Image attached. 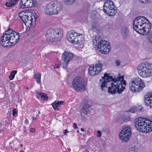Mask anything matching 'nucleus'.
Segmentation results:
<instances>
[{
	"instance_id": "obj_33",
	"label": "nucleus",
	"mask_w": 152,
	"mask_h": 152,
	"mask_svg": "<svg viewBox=\"0 0 152 152\" xmlns=\"http://www.w3.org/2000/svg\"><path fill=\"white\" fill-rule=\"evenodd\" d=\"M129 152H140V151L137 148L134 147L130 149Z\"/></svg>"
},
{
	"instance_id": "obj_53",
	"label": "nucleus",
	"mask_w": 152,
	"mask_h": 152,
	"mask_svg": "<svg viewBox=\"0 0 152 152\" xmlns=\"http://www.w3.org/2000/svg\"><path fill=\"white\" fill-rule=\"evenodd\" d=\"M27 89H28V87H27Z\"/></svg>"
},
{
	"instance_id": "obj_1",
	"label": "nucleus",
	"mask_w": 152,
	"mask_h": 152,
	"mask_svg": "<svg viewBox=\"0 0 152 152\" xmlns=\"http://www.w3.org/2000/svg\"><path fill=\"white\" fill-rule=\"evenodd\" d=\"M133 26L134 30L142 35L148 34L151 28V23L146 18L142 16H139L135 18Z\"/></svg>"
},
{
	"instance_id": "obj_38",
	"label": "nucleus",
	"mask_w": 152,
	"mask_h": 152,
	"mask_svg": "<svg viewBox=\"0 0 152 152\" xmlns=\"http://www.w3.org/2000/svg\"><path fill=\"white\" fill-rule=\"evenodd\" d=\"M116 65L117 66H119L121 64V62L119 60H116L115 62Z\"/></svg>"
},
{
	"instance_id": "obj_48",
	"label": "nucleus",
	"mask_w": 152,
	"mask_h": 152,
	"mask_svg": "<svg viewBox=\"0 0 152 152\" xmlns=\"http://www.w3.org/2000/svg\"><path fill=\"white\" fill-rule=\"evenodd\" d=\"M81 130L82 131H84V129L83 128H81Z\"/></svg>"
},
{
	"instance_id": "obj_26",
	"label": "nucleus",
	"mask_w": 152,
	"mask_h": 152,
	"mask_svg": "<svg viewBox=\"0 0 152 152\" xmlns=\"http://www.w3.org/2000/svg\"><path fill=\"white\" fill-rule=\"evenodd\" d=\"M37 95L39 98H41V99L43 100H45L46 99V100L48 99V97L47 96V95L43 93L38 92L37 93Z\"/></svg>"
},
{
	"instance_id": "obj_12",
	"label": "nucleus",
	"mask_w": 152,
	"mask_h": 152,
	"mask_svg": "<svg viewBox=\"0 0 152 152\" xmlns=\"http://www.w3.org/2000/svg\"><path fill=\"white\" fill-rule=\"evenodd\" d=\"M98 50L100 53L106 54L108 53L110 50V45L105 40H102L98 42Z\"/></svg>"
},
{
	"instance_id": "obj_14",
	"label": "nucleus",
	"mask_w": 152,
	"mask_h": 152,
	"mask_svg": "<svg viewBox=\"0 0 152 152\" xmlns=\"http://www.w3.org/2000/svg\"><path fill=\"white\" fill-rule=\"evenodd\" d=\"M36 3L33 0H21L19 8H31L35 6Z\"/></svg>"
},
{
	"instance_id": "obj_40",
	"label": "nucleus",
	"mask_w": 152,
	"mask_h": 152,
	"mask_svg": "<svg viewBox=\"0 0 152 152\" xmlns=\"http://www.w3.org/2000/svg\"><path fill=\"white\" fill-rule=\"evenodd\" d=\"M97 133L98 134L97 135V136L100 137L101 135V132L100 131H98Z\"/></svg>"
},
{
	"instance_id": "obj_8",
	"label": "nucleus",
	"mask_w": 152,
	"mask_h": 152,
	"mask_svg": "<svg viewBox=\"0 0 152 152\" xmlns=\"http://www.w3.org/2000/svg\"><path fill=\"white\" fill-rule=\"evenodd\" d=\"M145 86L144 81L139 77L133 78L129 84L130 90L133 92H141Z\"/></svg>"
},
{
	"instance_id": "obj_7",
	"label": "nucleus",
	"mask_w": 152,
	"mask_h": 152,
	"mask_svg": "<svg viewBox=\"0 0 152 152\" xmlns=\"http://www.w3.org/2000/svg\"><path fill=\"white\" fill-rule=\"evenodd\" d=\"M139 75L143 77H148L152 76V64L145 62L139 64L137 68Z\"/></svg>"
},
{
	"instance_id": "obj_18",
	"label": "nucleus",
	"mask_w": 152,
	"mask_h": 152,
	"mask_svg": "<svg viewBox=\"0 0 152 152\" xmlns=\"http://www.w3.org/2000/svg\"><path fill=\"white\" fill-rule=\"evenodd\" d=\"M113 78L117 83H119V81L121 83L120 84H118V86L120 88H123L124 91L125 88V86L126 84V81L124 80V76H118L116 78Z\"/></svg>"
},
{
	"instance_id": "obj_29",
	"label": "nucleus",
	"mask_w": 152,
	"mask_h": 152,
	"mask_svg": "<svg viewBox=\"0 0 152 152\" xmlns=\"http://www.w3.org/2000/svg\"><path fill=\"white\" fill-rule=\"evenodd\" d=\"M17 73L16 70L13 71H12L9 76V78L10 80H12L15 77V75Z\"/></svg>"
},
{
	"instance_id": "obj_52",
	"label": "nucleus",
	"mask_w": 152,
	"mask_h": 152,
	"mask_svg": "<svg viewBox=\"0 0 152 152\" xmlns=\"http://www.w3.org/2000/svg\"><path fill=\"white\" fill-rule=\"evenodd\" d=\"M102 80L101 79L100 80V81H101Z\"/></svg>"
},
{
	"instance_id": "obj_36",
	"label": "nucleus",
	"mask_w": 152,
	"mask_h": 152,
	"mask_svg": "<svg viewBox=\"0 0 152 152\" xmlns=\"http://www.w3.org/2000/svg\"><path fill=\"white\" fill-rule=\"evenodd\" d=\"M12 115L14 116H16L18 115V111L15 108H14L13 109L12 111Z\"/></svg>"
},
{
	"instance_id": "obj_5",
	"label": "nucleus",
	"mask_w": 152,
	"mask_h": 152,
	"mask_svg": "<svg viewBox=\"0 0 152 152\" xmlns=\"http://www.w3.org/2000/svg\"><path fill=\"white\" fill-rule=\"evenodd\" d=\"M63 36V31L58 28L50 29L47 31L46 34L47 40L50 44L60 41Z\"/></svg>"
},
{
	"instance_id": "obj_16",
	"label": "nucleus",
	"mask_w": 152,
	"mask_h": 152,
	"mask_svg": "<svg viewBox=\"0 0 152 152\" xmlns=\"http://www.w3.org/2000/svg\"><path fill=\"white\" fill-rule=\"evenodd\" d=\"M77 33L73 30L69 31L67 35V39L71 43L76 44V41L77 39V36H78Z\"/></svg>"
},
{
	"instance_id": "obj_25",
	"label": "nucleus",
	"mask_w": 152,
	"mask_h": 152,
	"mask_svg": "<svg viewBox=\"0 0 152 152\" xmlns=\"http://www.w3.org/2000/svg\"><path fill=\"white\" fill-rule=\"evenodd\" d=\"M99 29V26L98 23L96 22H92L91 25V29L94 32L98 31Z\"/></svg>"
},
{
	"instance_id": "obj_23",
	"label": "nucleus",
	"mask_w": 152,
	"mask_h": 152,
	"mask_svg": "<svg viewBox=\"0 0 152 152\" xmlns=\"http://www.w3.org/2000/svg\"><path fill=\"white\" fill-rule=\"evenodd\" d=\"M88 72L89 74L91 75L94 76L98 74L99 73L96 71L94 68V65H93L92 66L90 67L88 69Z\"/></svg>"
},
{
	"instance_id": "obj_31",
	"label": "nucleus",
	"mask_w": 152,
	"mask_h": 152,
	"mask_svg": "<svg viewBox=\"0 0 152 152\" xmlns=\"http://www.w3.org/2000/svg\"><path fill=\"white\" fill-rule=\"evenodd\" d=\"M97 38L95 36H93L92 37V44L94 45H96L98 41L97 40Z\"/></svg>"
},
{
	"instance_id": "obj_3",
	"label": "nucleus",
	"mask_w": 152,
	"mask_h": 152,
	"mask_svg": "<svg viewBox=\"0 0 152 152\" xmlns=\"http://www.w3.org/2000/svg\"><path fill=\"white\" fill-rule=\"evenodd\" d=\"M20 37L19 33L9 28L1 37L0 43L4 47H6L9 43L12 45L16 44L19 40Z\"/></svg>"
},
{
	"instance_id": "obj_13",
	"label": "nucleus",
	"mask_w": 152,
	"mask_h": 152,
	"mask_svg": "<svg viewBox=\"0 0 152 152\" xmlns=\"http://www.w3.org/2000/svg\"><path fill=\"white\" fill-rule=\"evenodd\" d=\"M73 57V54L69 52L66 51L63 53L62 59L64 61L62 66L63 68H65L67 67L68 63L72 59Z\"/></svg>"
},
{
	"instance_id": "obj_45",
	"label": "nucleus",
	"mask_w": 152,
	"mask_h": 152,
	"mask_svg": "<svg viewBox=\"0 0 152 152\" xmlns=\"http://www.w3.org/2000/svg\"><path fill=\"white\" fill-rule=\"evenodd\" d=\"M37 120V118L36 117H33L32 120L33 121H36Z\"/></svg>"
},
{
	"instance_id": "obj_2",
	"label": "nucleus",
	"mask_w": 152,
	"mask_h": 152,
	"mask_svg": "<svg viewBox=\"0 0 152 152\" xmlns=\"http://www.w3.org/2000/svg\"><path fill=\"white\" fill-rule=\"evenodd\" d=\"M103 79L105 80L102 81L101 83V87L102 91H104L107 88V82L112 81L111 83V86L108 87V92L109 93L112 94H115L116 91L119 94H120L123 91V88H120L118 86V84H120V82L119 81V83H116V81L115 80L113 77L110 76L107 73H105L104 77H102Z\"/></svg>"
},
{
	"instance_id": "obj_32",
	"label": "nucleus",
	"mask_w": 152,
	"mask_h": 152,
	"mask_svg": "<svg viewBox=\"0 0 152 152\" xmlns=\"http://www.w3.org/2000/svg\"><path fill=\"white\" fill-rule=\"evenodd\" d=\"M128 29L126 27H123L121 29V32L123 35H125L127 32Z\"/></svg>"
},
{
	"instance_id": "obj_11",
	"label": "nucleus",
	"mask_w": 152,
	"mask_h": 152,
	"mask_svg": "<svg viewBox=\"0 0 152 152\" xmlns=\"http://www.w3.org/2000/svg\"><path fill=\"white\" fill-rule=\"evenodd\" d=\"M131 128L130 126H125L123 127L121 131L119 134V138L124 142L129 140L132 134Z\"/></svg>"
},
{
	"instance_id": "obj_24",
	"label": "nucleus",
	"mask_w": 152,
	"mask_h": 152,
	"mask_svg": "<svg viewBox=\"0 0 152 152\" xmlns=\"http://www.w3.org/2000/svg\"><path fill=\"white\" fill-rule=\"evenodd\" d=\"M103 66L102 63L100 61H98L94 65V68L99 73L102 71Z\"/></svg>"
},
{
	"instance_id": "obj_20",
	"label": "nucleus",
	"mask_w": 152,
	"mask_h": 152,
	"mask_svg": "<svg viewBox=\"0 0 152 152\" xmlns=\"http://www.w3.org/2000/svg\"><path fill=\"white\" fill-rule=\"evenodd\" d=\"M144 102L146 105L152 107V93H148L144 97Z\"/></svg>"
},
{
	"instance_id": "obj_37",
	"label": "nucleus",
	"mask_w": 152,
	"mask_h": 152,
	"mask_svg": "<svg viewBox=\"0 0 152 152\" xmlns=\"http://www.w3.org/2000/svg\"><path fill=\"white\" fill-rule=\"evenodd\" d=\"M142 108H143L142 107L139 106L138 108L136 109V111L138 112H141L142 111Z\"/></svg>"
},
{
	"instance_id": "obj_49",
	"label": "nucleus",
	"mask_w": 152,
	"mask_h": 152,
	"mask_svg": "<svg viewBox=\"0 0 152 152\" xmlns=\"http://www.w3.org/2000/svg\"><path fill=\"white\" fill-rule=\"evenodd\" d=\"M20 145V147H23V145L22 144H21V145Z\"/></svg>"
},
{
	"instance_id": "obj_35",
	"label": "nucleus",
	"mask_w": 152,
	"mask_h": 152,
	"mask_svg": "<svg viewBox=\"0 0 152 152\" xmlns=\"http://www.w3.org/2000/svg\"><path fill=\"white\" fill-rule=\"evenodd\" d=\"M140 1L142 3L147 4L151 2V0H140Z\"/></svg>"
},
{
	"instance_id": "obj_28",
	"label": "nucleus",
	"mask_w": 152,
	"mask_h": 152,
	"mask_svg": "<svg viewBox=\"0 0 152 152\" xmlns=\"http://www.w3.org/2000/svg\"><path fill=\"white\" fill-rule=\"evenodd\" d=\"M16 3L12 0H8L6 2L5 5L8 7H11L15 4Z\"/></svg>"
},
{
	"instance_id": "obj_44",
	"label": "nucleus",
	"mask_w": 152,
	"mask_h": 152,
	"mask_svg": "<svg viewBox=\"0 0 152 152\" xmlns=\"http://www.w3.org/2000/svg\"><path fill=\"white\" fill-rule=\"evenodd\" d=\"M129 111L131 112V113H134L136 112V110H134L133 109H130L129 110Z\"/></svg>"
},
{
	"instance_id": "obj_17",
	"label": "nucleus",
	"mask_w": 152,
	"mask_h": 152,
	"mask_svg": "<svg viewBox=\"0 0 152 152\" xmlns=\"http://www.w3.org/2000/svg\"><path fill=\"white\" fill-rule=\"evenodd\" d=\"M89 101L88 99H84L83 101L82 111L86 115L89 112L91 105L89 104Z\"/></svg>"
},
{
	"instance_id": "obj_21",
	"label": "nucleus",
	"mask_w": 152,
	"mask_h": 152,
	"mask_svg": "<svg viewBox=\"0 0 152 152\" xmlns=\"http://www.w3.org/2000/svg\"><path fill=\"white\" fill-rule=\"evenodd\" d=\"M77 38L76 41V44L78 45H81L83 43L84 39V35L82 34H78Z\"/></svg>"
},
{
	"instance_id": "obj_41",
	"label": "nucleus",
	"mask_w": 152,
	"mask_h": 152,
	"mask_svg": "<svg viewBox=\"0 0 152 152\" xmlns=\"http://www.w3.org/2000/svg\"><path fill=\"white\" fill-rule=\"evenodd\" d=\"M35 129L34 128H31L30 130V132L31 133H34L35 132Z\"/></svg>"
},
{
	"instance_id": "obj_43",
	"label": "nucleus",
	"mask_w": 152,
	"mask_h": 152,
	"mask_svg": "<svg viewBox=\"0 0 152 152\" xmlns=\"http://www.w3.org/2000/svg\"><path fill=\"white\" fill-rule=\"evenodd\" d=\"M73 127L75 128V129H77V124L75 123H74L73 124Z\"/></svg>"
},
{
	"instance_id": "obj_42",
	"label": "nucleus",
	"mask_w": 152,
	"mask_h": 152,
	"mask_svg": "<svg viewBox=\"0 0 152 152\" xmlns=\"http://www.w3.org/2000/svg\"><path fill=\"white\" fill-rule=\"evenodd\" d=\"M25 124L26 125H28L29 124L28 120L27 119H26L25 121Z\"/></svg>"
},
{
	"instance_id": "obj_22",
	"label": "nucleus",
	"mask_w": 152,
	"mask_h": 152,
	"mask_svg": "<svg viewBox=\"0 0 152 152\" xmlns=\"http://www.w3.org/2000/svg\"><path fill=\"white\" fill-rule=\"evenodd\" d=\"M64 103V102L62 101H56L52 103V105L55 110H59L58 107H60Z\"/></svg>"
},
{
	"instance_id": "obj_15",
	"label": "nucleus",
	"mask_w": 152,
	"mask_h": 152,
	"mask_svg": "<svg viewBox=\"0 0 152 152\" xmlns=\"http://www.w3.org/2000/svg\"><path fill=\"white\" fill-rule=\"evenodd\" d=\"M36 16L37 14L35 13L31 14L29 16L28 20H27V22H26L25 25L30 27L35 26L36 23Z\"/></svg>"
},
{
	"instance_id": "obj_4",
	"label": "nucleus",
	"mask_w": 152,
	"mask_h": 152,
	"mask_svg": "<svg viewBox=\"0 0 152 152\" xmlns=\"http://www.w3.org/2000/svg\"><path fill=\"white\" fill-rule=\"evenodd\" d=\"M134 125L139 131L144 133H148L152 131V121L147 118L141 117L135 119Z\"/></svg>"
},
{
	"instance_id": "obj_46",
	"label": "nucleus",
	"mask_w": 152,
	"mask_h": 152,
	"mask_svg": "<svg viewBox=\"0 0 152 152\" xmlns=\"http://www.w3.org/2000/svg\"><path fill=\"white\" fill-rule=\"evenodd\" d=\"M59 67H60V66L59 65H57L56 66H55L54 67V68H58Z\"/></svg>"
},
{
	"instance_id": "obj_47",
	"label": "nucleus",
	"mask_w": 152,
	"mask_h": 152,
	"mask_svg": "<svg viewBox=\"0 0 152 152\" xmlns=\"http://www.w3.org/2000/svg\"><path fill=\"white\" fill-rule=\"evenodd\" d=\"M83 152H89L88 151V150H84L83 151Z\"/></svg>"
},
{
	"instance_id": "obj_27",
	"label": "nucleus",
	"mask_w": 152,
	"mask_h": 152,
	"mask_svg": "<svg viewBox=\"0 0 152 152\" xmlns=\"http://www.w3.org/2000/svg\"><path fill=\"white\" fill-rule=\"evenodd\" d=\"M34 78L36 80L38 83H40L41 81V74L39 73H37L34 75Z\"/></svg>"
},
{
	"instance_id": "obj_19",
	"label": "nucleus",
	"mask_w": 152,
	"mask_h": 152,
	"mask_svg": "<svg viewBox=\"0 0 152 152\" xmlns=\"http://www.w3.org/2000/svg\"><path fill=\"white\" fill-rule=\"evenodd\" d=\"M29 15L30 14H28L27 11H23L19 13L18 15L19 17L21 18L25 25L27 22V20H28V19Z\"/></svg>"
},
{
	"instance_id": "obj_50",
	"label": "nucleus",
	"mask_w": 152,
	"mask_h": 152,
	"mask_svg": "<svg viewBox=\"0 0 152 152\" xmlns=\"http://www.w3.org/2000/svg\"><path fill=\"white\" fill-rule=\"evenodd\" d=\"M20 152H24V151H20Z\"/></svg>"
},
{
	"instance_id": "obj_30",
	"label": "nucleus",
	"mask_w": 152,
	"mask_h": 152,
	"mask_svg": "<svg viewBox=\"0 0 152 152\" xmlns=\"http://www.w3.org/2000/svg\"><path fill=\"white\" fill-rule=\"evenodd\" d=\"M75 0H64L65 4L67 5H69L73 4Z\"/></svg>"
},
{
	"instance_id": "obj_39",
	"label": "nucleus",
	"mask_w": 152,
	"mask_h": 152,
	"mask_svg": "<svg viewBox=\"0 0 152 152\" xmlns=\"http://www.w3.org/2000/svg\"><path fill=\"white\" fill-rule=\"evenodd\" d=\"M69 132V131H68L67 129H66L64 130L63 133L65 135H66L67 133H68Z\"/></svg>"
},
{
	"instance_id": "obj_51",
	"label": "nucleus",
	"mask_w": 152,
	"mask_h": 152,
	"mask_svg": "<svg viewBox=\"0 0 152 152\" xmlns=\"http://www.w3.org/2000/svg\"><path fill=\"white\" fill-rule=\"evenodd\" d=\"M77 132H79V130H77Z\"/></svg>"
},
{
	"instance_id": "obj_6",
	"label": "nucleus",
	"mask_w": 152,
	"mask_h": 152,
	"mask_svg": "<svg viewBox=\"0 0 152 152\" xmlns=\"http://www.w3.org/2000/svg\"><path fill=\"white\" fill-rule=\"evenodd\" d=\"M62 9L63 6L60 2L52 1L48 4L44 9V11L48 15H57Z\"/></svg>"
},
{
	"instance_id": "obj_10",
	"label": "nucleus",
	"mask_w": 152,
	"mask_h": 152,
	"mask_svg": "<svg viewBox=\"0 0 152 152\" xmlns=\"http://www.w3.org/2000/svg\"><path fill=\"white\" fill-rule=\"evenodd\" d=\"M73 87L77 92L85 91L86 86V82L84 78L78 76L75 78L72 82Z\"/></svg>"
},
{
	"instance_id": "obj_34",
	"label": "nucleus",
	"mask_w": 152,
	"mask_h": 152,
	"mask_svg": "<svg viewBox=\"0 0 152 152\" xmlns=\"http://www.w3.org/2000/svg\"><path fill=\"white\" fill-rule=\"evenodd\" d=\"M148 40L149 43L152 44V32L149 34L148 37Z\"/></svg>"
},
{
	"instance_id": "obj_9",
	"label": "nucleus",
	"mask_w": 152,
	"mask_h": 152,
	"mask_svg": "<svg viewBox=\"0 0 152 152\" xmlns=\"http://www.w3.org/2000/svg\"><path fill=\"white\" fill-rule=\"evenodd\" d=\"M103 11L104 13L110 16L114 15L117 11L116 7L110 0H107L104 1Z\"/></svg>"
}]
</instances>
